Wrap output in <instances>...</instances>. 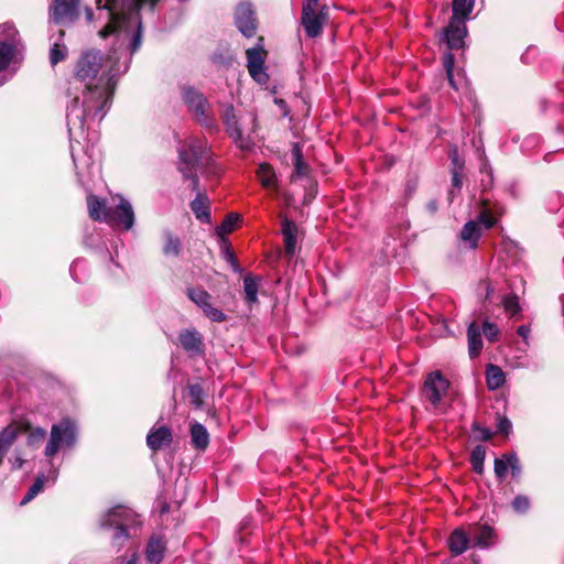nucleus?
<instances>
[{"label":"nucleus","instance_id":"obj_1","mask_svg":"<svg viewBox=\"0 0 564 564\" xmlns=\"http://www.w3.org/2000/svg\"><path fill=\"white\" fill-rule=\"evenodd\" d=\"M177 170L196 197L189 206L195 217L202 223H210L209 199L200 192L197 172L216 174L218 172L210 148L204 138L189 137L178 147Z\"/></svg>","mask_w":564,"mask_h":564},{"label":"nucleus","instance_id":"obj_2","mask_svg":"<svg viewBox=\"0 0 564 564\" xmlns=\"http://www.w3.org/2000/svg\"><path fill=\"white\" fill-rule=\"evenodd\" d=\"M142 521L139 516L131 509L117 506L108 510L100 520L104 529H113L111 544L118 547L123 546L124 542L137 534Z\"/></svg>","mask_w":564,"mask_h":564},{"label":"nucleus","instance_id":"obj_3","mask_svg":"<svg viewBox=\"0 0 564 564\" xmlns=\"http://www.w3.org/2000/svg\"><path fill=\"white\" fill-rule=\"evenodd\" d=\"M180 95L188 113L202 128L209 133L219 131V124L216 120L212 105L202 90L193 85L184 84L180 86Z\"/></svg>","mask_w":564,"mask_h":564},{"label":"nucleus","instance_id":"obj_4","mask_svg":"<svg viewBox=\"0 0 564 564\" xmlns=\"http://www.w3.org/2000/svg\"><path fill=\"white\" fill-rule=\"evenodd\" d=\"M77 425L75 421L69 417H64L53 424L44 449L45 457L51 459L59 451L73 448L77 442Z\"/></svg>","mask_w":564,"mask_h":564},{"label":"nucleus","instance_id":"obj_5","mask_svg":"<svg viewBox=\"0 0 564 564\" xmlns=\"http://www.w3.org/2000/svg\"><path fill=\"white\" fill-rule=\"evenodd\" d=\"M18 30L12 23L0 25V73L15 61L20 51Z\"/></svg>","mask_w":564,"mask_h":564},{"label":"nucleus","instance_id":"obj_6","mask_svg":"<svg viewBox=\"0 0 564 564\" xmlns=\"http://www.w3.org/2000/svg\"><path fill=\"white\" fill-rule=\"evenodd\" d=\"M221 120L226 132L238 148L245 151L252 149L253 142L250 138V133H243L241 119L236 116L232 105H225L221 112Z\"/></svg>","mask_w":564,"mask_h":564},{"label":"nucleus","instance_id":"obj_7","mask_svg":"<svg viewBox=\"0 0 564 564\" xmlns=\"http://www.w3.org/2000/svg\"><path fill=\"white\" fill-rule=\"evenodd\" d=\"M268 52L264 48L263 37L258 39L256 46L246 50L247 68L250 77L263 86L269 83V74L265 67Z\"/></svg>","mask_w":564,"mask_h":564},{"label":"nucleus","instance_id":"obj_8","mask_svg":"<svg viewBox=\"0 0 564 564\" xmlns=\"http://www.w3.org/2000/svg\"><path fill=\"white\" fill-rule=\"evenodd\" d=\"M449 381L438 370L430 372L421 388V397L430 402L434 410L441 406L443 398L447 394Z\"/></svg>","mask_w":564,"mask_h":564},{"label":"nucleus","instance_id":"obj_9","mask_svg":"<svg viewBox=\"0 0 564 564\" xmlns=\"http://www.w3.org/2000/svg\"><path fill=\"white\" fill-rule=\"evenodd\" d=\"M328 21V9L326 6L316 11V7L303 6L302 25L306 35L311 39L319 36L324 25Z\"/></svg>","mask_w":564,"mask_h":564},{"label":"nucleus","instance_id":"obj_10","mask_svg":"<svg viewBox=\"0 0 564 564\" xmlns=\"http://www.w3.org/2000/svg\"><path fill=\"white\" fill-rule=\"evenodd\" d=\"M117 204L111 207L108 224L122 230H130L134 226L135 215L131 203L122 195H117Z\"/></svg>","mask_w":564,"mask_h":564},{"label":"nucleus","instance_id":"obj_11","mask_svg":"<svg viewBox=\"0 0 564 564\" xmlns=\"http://www.w3.org/2000/svg\"><path fill=\"white\" fill-rule=\"evenodd\" d=\"M79 0H52L50 21L58 25H69L78 18Z\"/></svg>","mask_w":564,"mask_h":564},{"label":"nucleus","instance_id":"obj_12","mask_svg":"<svg viewBox=\"0 0 564 564\" xmlns=\"http://www.w3.org/2000/svg\"><path fill=\"white\" fill-rule=\"evenodd\" d=\"M186 294L204 313V315L214 323H223L227 315L212 304V295L200 288H188Z\"/></svg>","mask_w":564,"mask_h":564},{"label":"nucleus","instance_id":"obj_13","mask_svg":"<svg viewBox=\"0 0 564 564\" xmlns=\"http://www.w3.org/2000/svg\"><path fill=\"white\" fill-rule=\"evenodd\" d=\"M235 25L239 32L246 37H252L257 31V19L253 6L243 1L235 9Z\"/></svg>","mask_w":564,"mask_h":564},{"label":"nucleus","instance_id":"obj_14","mask_svg":"<svg viewBox=\"0 0 564 564\" xmlns=\"http://www.w3.org/2000/svg\"><path fill=\"white\" fill-rule=\"evenodd\" d=\"M467 34L468 31L464 21L451 19L447 26L443 30L441 41L446 44L448 52L460 50L465 46Z\"/></svg>","mask_w":564,"mask_h":564},{"label":"nucleus","instance_id":"obj_15","mask_svg":"<svg viewBox=\"0 0 564 564\" xmlns=\"http://www.w3.org/2000/svg\"><path fill=\"white\" fill-rule=\"evenodd\" d=\"M28 427L29 422L14 420L0 431V462H3L12 445Z\"/></svg>","mask_w":564,"mask_h":564},{"label":"nucleus","instance_id":"obj_16","mask_svg":"<svg viewBox=\"0 0 564 564\" xmlns=\"http://www.w3.org/2000/svg\"><path fill=\"white\" fill-rule=\"evenodd\" d=\"M178 344L191 357L202 356L205 352L204 336L195 328L181 329Z\"/></svg>","mask_w":564,"mask_h":564},{"label":"nucleus","instance_id":"obj_17","mask_svg":"<svg viewBox=\"0 0 564 564\" xmlns=\"http://www.w3.org/2000/svg\"><path fill=\"white\" fill-rule=\"evenodd\" d=\"M167 550V541L161 534H152L145 545L144 555L150 564H161Z\"/></svg>","mask_w":564,"mask_h":564},{"label":"nucleus","instance_id":"obj_18","mask_svg":"<svg viewBox=\"0 0 564 564\" xmlns=\"http://www.w3.org/2000/svg\"><path fill=\"white\" fill-rule=\"evenodd\" d=\"M469 535L475 546L488 549L496 543V533L490 525L473 524L469 527Z\"/></svg>","mask_w":564,"mask_h":564},{"label":"nucleus","instance_id":"obj_19","mask_svg":"<svg viewBox=\"0 0 564 564\" xmlns=\"http://www.w3.org/2000/svg\"><path fill=\"white\" fill-rule=\"evenodd\" d=\"M172 441V431L165 425L159 427L153 426L147 435V445L153 452H158L164 447L170 446Z\"/></svg>","mask_w":564,"mask_h":564},{"label":"nucleus","instance_id":"obj_20","mask_svg":"<svg viewBox=\"0 0 564 564\" xmlns=\"http://www.w3.org/2000/svg\"><path fill=\"white\" fill-rule=\"evenodd\" d=\"M57 477H58V468L54 467V466H51V468L46 475L45 474L37 475L34 482L31 485L28 492L23 497L21 503L25 505V503L30 502L44 489L46 484H48V485L55 484Z\"/></svg>","mask_w":564,"mask_h":564},{"label":"nucleus","instance_id":"obj_21","mask_svg":"<svg viewBox=\"0 0 564 564\" xmlns=\"http://www.w3.org/2000/svg\"><path fill=\"white\" fill-rule=\"evenodd\" d=\"M281 226L285 256L293 258L296 252L299 228L293 220H290L286 217H283L281 220Z\"/></svg>","mask_w":564,"mask_h":564},{"label":"nucleus","instance_id":"obj_22","mask_svg":"<svg viewBox=\"0 0 564 564\" xmlns=\"http://www.w3.org/2000/svg\"><path fill=\"white\" fill-rule=\"evenodd\" d=\"M442 61L451 87L454 90H459L465 82V77L462 69H455V56L452 52H446L444 53Z\"/></svg>","mask_w":564,"mask_h":564},{"label":"nucleus","instance_id":"obj_23","mask_svg":"<svg viewBox=\"0 0 564 564\" xmlns=\"http://www.w3.org/2000/svg\"><path fill=\"white\" fill-rule=\"evenodd\" d=\"M87 206L90 218L97 221L108 223L111 207H108L104 199H100L95 195H89L87 197Z\"/></svg>","mask_w":564,"mask_h":564},{"label":"nucleus","instance_id":"obj_24","mask_svg":"<svg viewBox=\"0 0 564 564\" xmlns=\"http://www.w3.org/2000/svg\"><path fill=\"white\" fill-rule=\"evenodd\" d=\"M470 542L469 533L467 534L464 530L456 529L448 538V547L453 555H460L467 550Z\"/></svg>","mask_w":564,"mask_h":564},{"label":"nucleus","instance_id":"obj_25","mask_svg":"<svg viewBox=\"0 0 564 564\" xmlns=\"http://www.w3.org/2000/svg\"><path fill=\"white\" fill-rule=\"evenodd\" d=\"M467 338L470 358L478 357L482 349V339L480 326L476 322L469 324L467 328Z\"/></svg>","mask_w":564,"mask_h":564},{"label":"nucleus","instance_id":"obj_26","mask_svg":"<svg viewBox=\"0 0 564 564\" xmlns=\"http://www.w3.org/2000/svg\"><path fill=\"white\" fill-rule=\"evenodd\" d=\"M480 236L481 228L476 220L467 221L460 231V239L468 242L471 249L477 248Z\"/></svg>","mask_w":564,"mask_h":564},{"label":"nucleus","instance_id":"obj_27","mask_svg":"<svg viewBox=\"0 0 564 564\" xmlns=\"http://www.w3.org/2000/svg\"><path fill=\"white\" fill-rule=\"evenodd\" d=\"M191 441L198 451H204L208 446L209 434L203 424L195 422L191 425Z\"/></svg>","mask_w":564,"mask_h":564},{"label":"nucleus","instance_id":"obj_28","mask_svg":"<svg viewBox=\"0 0 564 564\" xmlns=\"http://www.w3.org/2000/svg\"><path fill=\"white\" fill-rule=\"evenodd\" d=\"M506 376L502 369L496 365H488L486 369V382L489 390H497L503 386Z\"/></svg>","mask_w":564,"mask_h":564},{"label":"nucleus","instance_id":"obj_29","mask_svg":"<svg viewBox=\"0 0 564 564\" xmlns=\"http://www.w3.org/2000/svg\"><path fill=\"white\" fill-rule=\"evenodd\" d=\"M475 7V0H453L452 11L453 15L451 19L464 21L469 19L470 13Z\"/></svg>","mask_w":564,"mask_h":564},{"label":"nucleus","instance_id":"obj_30","mask_svg":"<svg viewBox=\"0 0 564 564\" xmlns=\"http://www.w3.org/2000/svg\"><path fill=\"white\" fill-rule=\"evenodd\" d=\"M260 281V278L254 276L250 273L243 278L245 299L249 305H252L258 302V290Z\"/></svg>","mask_w":564,"mask_h":564},{"label":"nucleus","instance_id":"obj_31","mask_svg":"<svg viewBox=\"0 0 564 564\" xmlns=\"http://www.w3.org/2000/svg\"><path fill=\"white\" fill-rule=\"evenodd\" d=\"M257 175L263 187L268 189L275 187L276 175L270 164L261 163L257 170Z\"/></svg>","mask_w":564,"mask_h":564},{"label":"nucleus","instance_id":"obj_32","mask_svg":"<svg viewBox=\"0 0 564 564\" xmlns=\"http://www.w3.org/2000/svg\"><path fill=\"white\" fill-rule=\"evenodd\" d=\"M291 158L294 164V173L292 178L306 175L308 172V166L303 160L302 150L297 143L293 144Z\"/></svg>","mask_w":564,"mask_h":564},{"label":"nucleus","instance_id":"obj_33","mask_svg":"<svg viewBox=\"0 0 564 564\" xmlns=\"http://www.w3.org/2000/svg\"><path fill=\"white\" fill-rule=\"evenodd\" d=\"M24 433L28 434L26 445L33 449L39 448L47 435L45 429L41 426L32 427L30 423L28 430Z\"/></svg>","mask_w":564,"mask_h":564},{"label":"nucleus","instance_id":"obj_34","mask_svg":"<svg viewBox=\"0 0 564 564\" xmlns=\"http://www.w3.org/2000/svg\"><path fill=\"white\" fill-rule=\"evenodd\" d=\"M241 221V216L236 213L228 214L223 223L216 227V234L220 237V240L225 238L226 235L232 232L236 226Z\"/></svg>","mask_w":564,"mask_h":564},{"label":"nucleus","instance_id":"obj_35","mask_svg":"<svg viewBox=\"0 0 564 564\" xmlns=\"http://www.w3.org/2000/svg\"><path fill=\"white\" fill-rule=\"evenodd\" d=\"M165 243L163 247V253L165 256L177 257L182 250V242L180 238L173 235L171 231L166 230L164 232Z\"/></svg>","mask_w":564,"mask_h":564},{"label":"nucleus","instance_id":"obj_36","mask_svg":"<svg viewBox=\"0 0 564 564\" xmlns=\"http://www.w3.org/2000/svg\"><path fill=\"white\" fill-rule=\"evenodd\" d=\"M220 249L224 260H226L229 263V265L235 272L241 273L242 269L238 262L237 257L235 256L234 251L230 248L229 241L226 238H223V240H220Z\"/></svg>","mask_w":564,"mask_h":564},{"label":"nucleus","instance_id":"obj_37","mask_svg":"<svg viewBox=\"0 0 564 564\" xmlns=\"http://www.w3.org/2000/svg\"><path fill=\"white\" fill-rule=\"evenodd\" d=\"M485 457L486 449L482 445H477L473 448L470 453V464L475 473L482 474Z\"/></svg>","mask_w":564,"mask_h":564},{"label":"nucleus","instance_id":"obj_38","mask_svg":"<svg viewBox=\"0 0 564 564\" xmlns=\"http://www.w3.org/2000/svg\"><path fill=\"white\" fill-rule=\"evenodd\" d=\"M189 403L195 409H200L204 403V389L199 383H191L187 386Z\"/></svg>","mask_w":564,"mask_h":564},{"label":"nucleus","instance_id":"obj_39","mask_svg":"<svg viewBox=\"0 0 564 564\" xmlns=\"http://www.w3.org/2000/svg\"><path fill=\"white\" fill-rule=\"evenodd\" d=\"M564 205V196L558 192H553L545 197V207L550 213L561 212Z\"/></svg>","mask_w":564,"mask_h":564},{"label":"nucleus","instance_id":"obj_40","mask_svg":"<svg viewBox=\"0 0 564 564\" xmlns=\"http://www.w3.org/2000/svg\"><path fill=\"white\" fill-rule=\"evenodd\" d=\"M86 271H87V262L85 259H82V258L74 260L69 267V273L76 282H82L84 280L83 273Z\"/></svg>","mask_w":564,"mask_h":564},{"label":"nucleus","instance_id":"obj_41","mask_svg":"<svg viewBox=\"0 0 564 564\" xmlns=\"http://www.w3.org/2000/svg\"><path fill=\"white\" fill-rule=\"evenodd\" d=\"M508 469H510L508 453L502 454L501 457L495 458L494 471L499 480H502L506 477Z\"/></svg>","mask_w":564,"mask_h":564},{"label":"nucleus","instance_id":"obj_42","mask_svg":"<svg viewBox=\"0 0 564 564\" xmlns=\"http://www.w3.org/2000/svg\"><path fill=\"white\" fill-rule=\"evenodd\" d=\"M462 166L459 165V167L457 169H453L452 170V187L448 192V199L449 202H453L456 193H458L462 188V185H463V180H462Z\"/></svg>","mask_w":564,"mask_h":564},{"label":"nucleus","instance_id":"obj_43","mask_svg":"<svg viewBox=\"0 0 564 564\" xmlns=\"http://www.w3.org/2000/svg\"><path fill=\"white\" fill-rule=\"evenodd\" d=\"M511 507L514 510V512L523 514V513L528 512V510L530 509L531 501L528 496L518 495L512 500Z\"/></svg>","mask_w":564,"mask_h":564},{"label":"nucleus","instance_id":"obj_44","mask_svg":"<svg viewBox=\"0 0 564 564\" xmlns=\"http://www.w3.org/2000/svg\"><path fill=\"white\" fill-rule=\"evenodd\" d=\"M508 463L511 471V476L514 479H519L522 474V466L516 452L508 453Z\"/></svg>","mask_w":564,"mask_h":564},{"label":"nucleus","instance_id":"obj_45","mask_svg":"<svg viewBox=\"0 0 564 564\" xmlns=\"http://www.w3.org/2000/svg\"><path fill=\"white\" fill-rule=\"evenodd\" d=\"M66 47L65 45H59L58 43H55L51 51H50V61L52 65H56L61 61H63L66 57Z\"/></svg>","mask_w":564,"mask_h":564},{"label":"nucleus","instance_id":"obj_46","mask_svg":"<svg viewBox=\"0 0 564 564\" xmlns=\"http://www.w3.org/2000/svg\"><path fill=\"white\" fill-rule=\"evenodd\" d=\"M505 310L510 316H516L520 312L519 299L516 295L507 296L503 300Z\"/></svg>","mask_w":564,"mask_h":564},{"label":"nucleus","instance_id":"obj_47","mask_svg":"<svg viewBox=\"0 0 564 564\" xmlns=\"http://www.w3.org/2000/svg\"><path fill=\"white\" fill-rule=\"evenodd\" d=\"M481 332L489 341L495 343L498 340L499 328L496 324L486 321L482 325Z\"/></svg>","mask_w":564,"mask_h":564},{"label":"nucleus","instance_id":"obj_48","mask_svg":"<svg viewBox=\"0 0 564 564\" xmlns=\"http://www.w3.org/2000/svg\"><path fill=\"white\" fill-rule=\"evenodd\" d=\"M478 221L479 224H481L486 229H490L492 228L497 220L496 218L491 215V213L487 209L482 210L479 215H478Z\"/></svg>","mask_w":564,"mask_h":564},{"label":"nucleus","instance_id":"obj_49","mask_svg":"<svg viewBox=\"0 0 564 564\" xmlns=\"http://www.w3.org/2000/svg\"><path fill=\"white\" fill-rule=\"evenodd\" d=\"M512 430L511 421L506 416H498L497 432L508 435Z\"/></svg>","mask_w":564,"mask_h":564},{"label":"nucleus","instance_id":"obj_50","mask_svg":"<svg viewBox=\"0 0 564 564\" xmlns=\"http://www.w3.org/2000/svg\"><path fill=\"white\" fill-rule=\"evenodd\" d=\"M9 463L12 470H18L23 467L25 460L18 451H14L12 456L9 458Z\"/></svg>","mask_w":564,"mask_h":564},{"label":"nucleus","instance_id":"obj_51","mask_svg":"<svg viewBox=\"0 0 564 564\" xmlns=\"http://www.w3.org/2000/svg\"><path fill=\"white\" fill-rule=\"evenodd\" d=\"M473 429L474 431L479 432L480 438L485 442L489 441L492 437V432L487 427H481L477 423H474Z\"/></svg>","mask_w":564,"mask_h":564},{"label":"nucleus","instance_id":"obj_52","mask_svg":"<svg viewBox=\"0 0 564 564\" xmlns=\"http://www.w3.org/2000/svg\"><path fill=\"white\" fill-rule=\"evenodd\" d=\"M451 160H452L453 169H456V167L458 169L460 165L462 171L464 170V163L459 160L457 150L453 151V153L451 154Z\"/></svg>","mask_w":564,"mask_h":564},{"label":"nucleus","instance_id":"obj_53","mask_svg":"<svg viewBox=\"0 0 564 564\" xmlns=\"http://www.w3.org/2000/svg\"><path fill=\"white\" fill-rule=\"evenodd\" d=\"M248 119H249V122L251 123L250 133H254L258 128L257 117L254 113H249Z\"/></svg>","mask_w":564,"mask_h":564},{"label":"nucleus","instance_id":"obj_54","mask_svg":"<svg viewBox=\"0 0 564 564\" xmlns=\"http://www.w3.org/2000/svg\"><path fill=\"white\" fill-rule=\"evenodd\" d=\"M426 209L429 210L430 214H435L436 210L438 209V203L436 199H432L430 200L427 204H426Z\"/></svg>","mask_w":564,"mask_h":564},{"label":"nucleus","instance_id":"obj_55","mask_svg":"<svg viewBox=\"0 0 564 564\" xmlns=\"http://www.w3.org/2000/svg\"><path fill=\"white\" fill-rule=\"evenodd\" d=\"M517 333L523 338L527 339L530 333V327L527 325H521L518 327Z\"/></svg>","mask_w":564,"mask_h":564},{"label":"nucleus","instance_id":"obj_56","mask_svg":"<svg viewBox=\"0 0 564 564\" xmlns=\"http://www.w3.org/2000/svg\"><path fill=\"white\" fill-rule=\"evenodd\" d=\"M94 17H95L94 11L91 9H86V19L88 21H91L94 19Z\"/></svg>","mask_w":564,"mask_h":564},{"label":"nucleus","instance_id":"obj_57","mask_svg":"<svg viewBox=\"0 0 564 564\" xmlns=\"http://www.w3.org/2000/svg\"><path fill=\"white\" fill-rule=\"evenodd\" d=\"M137 554L134 553L131 558L127 560L126 564H135L137 563Z\"/></svg>","mask_w":564,"mask_h":564},{"label":"nucleus","instance_id":"obj_58","mask_svg":"<svg viewBox=\"0 0 564 564\" xmlns=\"http://www.w3.org/2000/svg\"><path fill=\"white\" fill-rule=\"evenodd\" d=\"M317 2H318V0H307L306 3H304L303 6L316 7Z\"/></svg>","mask_w":564,"mask_h":564},{"label":"nucleus","instance_id":"obj_59","mask_svg":"<svg viewBox=\"0 0 564 564\" xmlns=\"http://www.w3.org/2000/svg\"><path fill=\"white\" fill-rule=\"evenodd\" d=\"M107 252L109 253V260H110V261H111V262H112L117 268H119L120 265H119V263H118V262H116V261H115V258H113L112 253H110L108 250H107Z\"/></svg>","mask_w":564,"mask_h":564},{"label":"nucleus","instance_id":"obj_60","mask_svg":"<svg viewBox=\"0 0 564 564\" xmlns=\"http://www.w3.org/2000/svg\"><path fill=\"white\" fill-rule=\"evenodd\" d=\"M70 564H79L77 561L72 562Z\"/></svg>","mask_w":564,"mask_h":564}]
</instances>
